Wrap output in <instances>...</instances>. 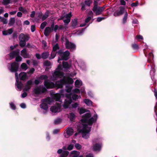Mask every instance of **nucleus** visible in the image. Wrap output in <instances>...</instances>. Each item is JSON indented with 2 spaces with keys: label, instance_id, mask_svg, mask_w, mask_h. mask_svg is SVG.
Listing matches in <instances>:
<instances>
[{
  "label": "nucleus",
  "instance_id": "nucleus-1",
  "mask_svg": "<svg viewBox=\"0 0 157 157\" xmlns=\"http://www.w3.org/2000/svg\"><path fill=\"white\" fill-rule=\"evenodd\" d=\"M90 117V113H86L83 115L81 120L82 124L79 129V132L81 133L82 137L85 139L89 137L91 126L96 121L98 118L96 114L92 117Z\"/></svg>",
  "mask_w": 157,
  "mask_h": 157
},
{
  "label": "nucleus",
  "instance_id": "nucleus-2",
  "mask_svg": "<svg viewBox=\"0 0 157 157\" xmlns=\"http://www.w3.org/2000/svg\"><path fill=\"white\" fill-rule=\"evenodd\" d=\"M73 82L74 81L72 78L68 76H64L63 79L56 81L55 84L49 80H46L45 81L44 84L48 88H53L54 87L61 88L64 84H72Z\"/></svg>",
  "mask_w": 157,
  "mask_h": 157
},
{
  "label": "nucleus",
  "instance_id": "nucleus-3",
  "mask_svg": "<svg viewBox=\"0 0 157 157\" xmlns=\"http://www.w3.org/2000/svg\"><path fill=\"white\" fill-rule=\"evenodd\" d=\"M18 67V63L14 62L11 64H10L8 66V68L11 72H15V77L16 79L15 85L18 90L21 91V90L23 85L21 82L19 80L18 74L17 72Z\"/></svg>",
  "mask_w": 157,
  "mask_h": 157
},
{
  "label": "nucleus",
  "instance_id": "nucleus-4",
  "mask_svg": "<svg viewBox=\"0 0 157 157\" xmlns=\"http://www.w3.org/2000/svg\"><path fill=\"white\" fill-rule=\"evenodd\" d=\"M65 96L66 98L65 99L63 105V107L65 109L68 108L70 104L72 102V98L73 100H76L79 98H80V96H78L72 93L66 94Z\"/></svg>",
  "mask_w": 157,
  "mask_h": 157
},
{
  "label": "nucleus",
  "instance_id": "nucleus-5",
  "mask_svg": "<svg viewBox=\"0 0 157 157\" xmlns=\"http://www.w3.org/2000/svg\"><path fill=\"white\" fill-rule=\"evenodd\" d=\"M62 69L61 65H58L57 68L56 69L54 72L52 73V80L55 81L58 78H61L63 77V73L62 71Z\"/></svg>",
  "mask_w": 157,
  "mask_h": 157
},
{
  "label": "nucleus",
  "instance_id": "nucleus-6",
  "mask_svg": "<svg viewBox=\"0 0 157 157\" xmlns=\"http://www.w3.org/2000/svg\"><path fill=\"white\" fill-rule=\"evenodd\" d=\"M61 59L59 58L58 60V62L59 63V61L61 60H66L69 59V56L70 55V52L69 51H66L65 52H63L62 50H60L58 52Z\"/></svg>",
  "mask_w": 157,
  "mask_h": 157
},
{
  "label": "nucleus",
  "instance_id": "nucleus-7",
  "mask_svg": "<svg viewBox=\"0 0 157 157\" xmlns=\"http://www.w3.org/2000/svg\"><path fill=\"white\" fill-rule=\"evenodd\" d=\"M53 101V99L49 97H48L42 100V104L41 107L42 109L46 110L48 109V104H50Z\"/></svg>",
  "mask_w": 157,
  "mask_h": 157
},
{
  "label": "nucleus",
  "instance_id": "nucleus-8",
  "mask_svg": "<svg viewBox=\"0 0 157 157\" xmlns=\"http://www.w3.org/2000/svg\"><path fill=\"white\" fill-rule=\"evenodd\" d=\"M20 50L17 49L15 51H13L9 54L10 58L11 59H13L16 56V61L17 62L21 61L22 60V58L19 56Z\"/></svg>",
  "mask_w": 157,
  "mask_h": 157
},
{
  "label": "nucleus",
  "instance_id": "nucleus-9",
  "mask_svg": "<svg viewBox=\"0 0 157 157\" xmlns=\"http://www.w3.org/2000/svg\"><path fill=\"white\" fill-rule=\"evenodd\" d=\"M101 140L98 138L95 139L94 140V144L93 146V149L94 151H97L100 150L101 147Z\"/></svg>",
  "mask_w": 157,
  "mask_h": 157
},
{
  "label": "nucleus",
  "instance_id": "nucleus-10",
  "mask_svg": "<svg viewBox=\"0 0 157 157\" xmlns=\"http://www.w3.org/2000/svg\"><path fill=\"white\" fill-rule=\"evenodd\" d=\"M39 83V80L36 79L34 81V84L36 85L33 90L34 95L35 96H38L39 95V86H38Z\"/></svg>",
  "mask_w": 157,
  "mask_h": 157
},
{
  "label": "nucleus",
  "instance_id": "nucleus-11",
  "mask_svg": "<svg viewBox=\"0 0 157 157\" xmlns=\"http://www.w3.org/2000/svg\"><path fill=\"white\" fill-rule=\"evenodd\" d=\"M126 11L124 6H121L114 12L113 15L115 17L118 16L125 13Z\"/></svg>",
  "mask_w": 157,
  "mask_h": 157
},
{
  "label": "nucleus",
  "instance_id": "nucleus-12",
  "mask_svg": "<svg viewBox=\"0 0 157 157\" xmlns=\"http://www.w3.org/2000/svg\"><path fill=\"white\" fill-rule=\"evenodd\" d=\"M65 45L66 48L68 49H70L73 51L76 49V45L75 44L71 42H70L67 39H65Z\"/></svg>",
  "mask_w": 157,
  "mask_h": 157
},
{
  "label": "nucleus",
  "instance_id": "nucleus-13",
  "mask_svg": "<svg viewBox=\"0 0 157 157\" xmlns=\"http://www.w3.org/2000/svg\"><path fill=\"white\" fill-rule=\"evenodd\" d=\"M61 105L58 103H56V105L52 106L50 108L51 111L53 113H57L61 111Z\"/></svg>",
  "mask_w": 157,
  "mask_h": 157
},
{
  "label": "nucleus",
  "instance_id": "nucleus-14",
  "mask_svg": "<svg viewBox=\"0 0 157 157\" xmlns=\"http://www.w3.org/2000/svg\"><path fill=\"white\" fill-rule=\"evenodd\" d=\"M105 9V7H94L93 11L96 15L101 14Z\"/></svg>",
  "mask_w": 157,
  "mask_h": 157
},
{
  "label": "nucleus",
  "instance_id": "nucleus-15",
  "mask_svg": "<svg viewBox=\"0 0 157 157\" xmlns=\"http://www.w3.org/2000/svg\"><path fill=\"white\" fill-rule=\"evenodd\" d=\"M71 16V13H70L66 15L62 16L61 19L63 20L64 23L66 24H68L70 21Z\"/></svg>",
  "mask_w": 157,
  "mask_h": 157
},
{
  "label": "nucleus",
  "instance_id": "nucleus-16",
  "mask_svg": "<svg viewBox=\"0 0 157 157\" xmlns=\"http://www.w3.org/2000/svg\"><path fill=\"white\" fill-rule=\"evenodd\" d=\"M54 27V24L52 23L51 25V27H46L44 31V35L46 36H48L49 34L53 30Z\"/></svg>",
  "mask_w": 157,
  "mask_h": 157
},
{
  "label": "nucleus",
  "instance_id": "nucleus-17",
  "mask_svg": "<svg viewBox=\"0 0 157 157\" xmlns=\"http://www.w3.org/2000/svg\"><path fill=\"white\" fill-rule=\"evenodd\" d=\"M64 90H61L60 92V94H56L54 95V99L56 100V101H61V95H63V92Z\"/></svg>",
  "mask_w": 157,
  "mask_h": 157
},
{
  "label": "nucleus",
  "instance_id": "nucleus-18",
  "mask_svg": "<svg viewBox=\"0 0 157 157\" xmlns=\"http://www.w3.org/2000/svg\"><path fill=\"white\" fill-rule=\"evenodd\" d=\"M33 84V81L32 80L28 81L26 83L24 90L25 91L29 90L31 88Z\"/></svg>",
  "mask_w": 157,
  "mask_h": 157
},
{
  "label": "nucleus",
  "instance_id": "nucleus-19",
  "mask_svg": "<svg viewBox=\"0 0 157 157\" xmlns=\"http://www.w3.org/2000/svg\"><path fill=\"white\" fill-rule=\"evenodd\" d=\"M57 153L59 154H62L60 155V157H67L69 154V152L67 151H64L63 152L61 149H59L57 151Z\"/></svg>",
  "mask_w": 157,
  "mask_h": 157
},
{
  "label": "nucleus",
  "instance_id": "nucleus-20",
  "mask_svg": "<svg viewBox=\"0 0 157 157\" xmlns=\"http://www.w3.org/2000/svg\"><path fill=\"white\" fill-rule=\"evenodd\" d=\"M19 40L27 41L29 39V36L27 35H25L23 33H21L19 36Z\"/></svg>",
  "mask_w": 157,
  "mask_h": 157
},
{
  "label": "nucleus",
  "instance_id": "nucleus-21",
  "mask_svg": "<svg viewBox=\"0 0 157 157\" xmlns=\"http://www.w3.org/2000/svg\"><path fill=\"white\" fill-rule=\"evenodd\" d=\"M79 152L75 151H71L70 154V157H83L82 156L79 155Z\"/></svg>",
  "mask_w": 157,
  "mask_h": 157
},
{
  "label": "nucleus",
  "instance_id": "nucleus-22",
  "mask_svg": "<svg viewBox=\"0 0 157 157\" xmlns=\"http://www.w3.org/2000/svg\"><path fill=\"white\" fill-rule=\"evenodd\" d=\"M21 55L25 58H28L29 57V55L27 53L26 49L24 48L21 51Z\"/></svg>",
  "mask_w": 157,
  "mask_h": 157
},
{
  "label": "nucleus",
  "instance_id": "nucleus-23",
  "mask_svg": "<svg viewBox=\"0 0 157 157\" xmlns=\"http://www.w3.org/2000/svg\"><path fill=\"white\" fill-rule=\"evenodd\" d=\"M13 32L12 28L6 30H4L2 32V34L4 36L10 35Z\"/></svg>",
  "mask_w": 157,
  "mask_h": 157
},
{
  "label": "nucleus",
  "instance_id": "nucleus-24",
  "mask_svg": "<svg viewBox=\"0 0 157 157\" xmlns=\"http://www.w3.org/2000/svg\"><path fill=\"white\" fill-rule=\"evenodd\" d=\"M68 117L71 121H73L76 117V115L75 113H70L68 115Z\"/></svg>",
  "mask_w": 157,
  "mask_h": 157
},
{
  "label": "nucleus",
  "instance_id": "nucleus-25",
  "mask_svg": "<svg viewBox=\"0 0 157 157\" xmlns=\"http://www.w3.org/2000/svg\"><path fill=\"white\" fill-rule=\"evenodd\" d=\"M62 65L64 71H66L69 69L71 66L70 64H69L68 63L66 62H63Z\"/></svg>",
  "mask_w": 157,
  "mask_h": 157
},
{
  "label": "nucleus",
  "instance_id": "nucleus-26",
  "mask_svg": "<svg viewBox=\"0 0 157 157\" xmlns=\"http://www.w3.org/2000/svg\"><path fill=\"white\" fill-rule=\"evenodd\" d=\"M18 76L20 79L21 80H24L27 78V74L25 72L21 73Z\"/></svg>",
  "mask_w": 157,
  "mask_h": 157
},
{
  "label": "nucleus",
  "instance_id": "nucleus-27",
  "mask_svg": "<svg viewBox=\"0 0 157 157\" xmlns=\"http://www.w3.org/2000/svg\"><path fill=\"white\" fill-rule=\"evenodd\" d=\"M44 67H45V70L48 71V67H51L52 65V63L51 62L48 61H46L44 63Z\"/></svg>",
  "mask_w": 157,
  "mask_h": 157
},
{
  "label": "nucleus",
  "instance_id": "nucleus-28",
  "mask_svg": "<svg viewBox=\"0 0 157 157\" xmlns=\"http://www.w3.org/2000/svg\"><path fill=\"white\" fill-rule=\"evenodd\" d=\"M75 85L76 87L79 88L82 85V82L80 80L77 79L75 82Z\"/></svg>",
  "mask_w": 157,
  "mask_h": 157
},
{
  "label": "nucleus",
  "instance_id": "nucleus-29",
  "mask_svg": "<svg viewBox=\"0 0 157 157\" xmlns=\"http://www.w3.org/2000/svg\"><path fill=\"white\" fill-rule=\"evenodd\" d=\"M91 17H88L85 20V23L83 24H82L80 25V27H83L86 25V24L90 21L91 19Z\"/></svg>",
  "mask_w": 157,
  "mask_h": 157
},
{
  "label": "nucleus",
  "instance_id": "nucleus-30",
  "mask_svg": "<svg viewBox=\"0 0 157 157\" xmlns=\"http://www.w3.org/2000/svg\"><path fill=\"white\" fill-rule=\"evenodd\" d=\"M73 132V130L72 128H67L66 132L67 134L69 136L72 135Z\"/></svg>",
  "mask_w": 157,
  "mask_h": 157
},
{
  "label": "nucleus",
  "instance_id": "nucleus-31",
  "mask_svg": "<svg viewBox=\"0 0 157 157\" xmlns=\"http://www.w3.org/2000/svg\"><path fill=\"white\" fill-rule=\"evenodd\" d=\"M78 21L76 19H74L72 22L71 27L74 29L77 27L78 25Z\"/></svg>",
  "mask_w": 157,
  "mask_h": 157
},
{
  "label": "nucleus",
  "instance_id": "nucleus-32",
  "mask_svg": "<svg viewBox=\"0 0 157 157\" xmlns=\"http://www.w3.org/2000/svg\"><path fill=\"white\" fill-rule=\"evenodd\" d=\"M152 58H153V55L152 52H150L148 55V59H147V62L149 63H152V62L151 59V57Z\"/></svg>",
  "mask_w": 157,
  "mask_h": 157
},
{
  "label": "nucleus",
  "instance_id": "nucleus-33",
  "mask_svg": "<svg viewBox=\"0 0 157 157\" xmlns=\"http://www.w3.org/2000/svg\"><path fill=\"white\" fill-rule=\"evenodd\" d=\"M128 14L127 11L125 12L124 16L123 18V24H125L127 21V20L128 18Z\"/></svg>",
  "mask_w": 157,
  "mask_h": 157
},
{
  "label": "nucleus",
  "instance_id": "nucleus-34",
  "mask_svg": "<svg viewBox=\"0 0 157 157\" xmlns=\"http://www.w3.org/2000/svg\"><path fill=\"white\" fill-rule=\"evenodd\" d=\"M78 66L83 70H85L86 69V67L85 64L84 63H80L79 62L78 63H77Z\"/></svg>",
  "mask_w": 157,
  "mask_h": 157
},
{
  "label": "nucleus",
  "instance_id": "nucleus-35",
  "mask_svg": "<svg viewBox=\"0 0 157 157\" xmlns=\"http://www.w3.org/2000/svg\"><path fill=\"white\" fill-rule=\"evenodd\" d=\"M49 55V53L48 52H44L41 55V57L43 59L47 58Z\"/></svg>",
  "mask_w": 157,
  "mask_h": 157
},
{
  "label": "nucleus",
  "instance_id": "nucleus-36",
  "mask_svg": "<svg viewBox=\"0 0 157 157\" xmlns=\"http://www.w3.org/2000/svg\"><path fill=\"white\" fill-rule=\"evenodd\" d=\"M72 87L69 85H67L66 86V90L67 92L68 93H71V90L72 89Z\"/></svg>",
  "mask_w": 157,
  "mask_h": 157
},
{
  "label": "nucleus",
  "instance_id": "nucleus-37",
  "mask_svg": "<svg viewBox=\"0 0 157 157\" xmlns=\"http://www.w3.org/2000/svg\"><path fill=\"white\" fill-rule=\"evenodd\" d=\"M83 101L88 106H90L92 105V102L88 99H85Z\"/></svg>",
  "mask_w": 157,
  "mask_h": 157
},
{
  "label": "nucleus",
  "instance_id": "nucleus-38",
  "mask_svg": "<svg viewBox=\"0 0 157 157\" xmlns=\"http://www.w3.org/2000/svg\"><path fill=\"white\" fill-rule=\"evenodd\" d=\"M21 69L24 71H26L28 68V67L26 63H23L21 66Z\"/></svg>",
  "mask_w": 157,
  "mask_h": 157
},
{
  "label": "nucleus",
  "instance_id": "nucleus-39",
  "mask_svg": "<svg viewBox=\"0 0 157 157\" xmlns=\"http://www.w3.org/2000/svg\"><path fill=\"white\" fill-rule=\"evenodd\" d=\"M15 19L14 17H11L10 19L9 25L10 26H12L14 23Z\"/></svg>",
  "mask_w": 157,
  "mask_h": 157
},
{
  "label": "nucleus",
  "instance_id": "nucleus-40",
  "mask_svg": "<svg viewBox=\"0 0 157 157\" xmlns=\"http://www.w3.org/2000/svg\"><path fill=\"white\" fill-rule=\"evenodd\" d=\"M78 110L79 112V113L80 114H82L86 112V110L85 109L83 108H78Z\"/></svg>",
  "mask_w": 157,
  "mask_h": 157
},
{
  "label": "nucleus",
  "instance_id": "nucleus-41",
  "mask_svg": "<svg viewBox=\"0 0 157 157\" xmlns=\"http://www.w3.org/2000/svg\"><path fill=\"white\" fill-rule=\"evenodd\" d=\"M19 45L21 47H24L26 44V41H23V40H19Z\"/></svg>",
  "mask_w": 157,
  "mask_h": 157
},
{
  "label": "nucleus",
  "instance_id": "nucleus-42",
  "mask_svg": "<svg viewBox=\"0 0 157 157\" xmlns=\"http://www.w3.org/2000/svg\"><path fill=\"white\" fill-rule=\"evenodd\" d=\"M155 68L154 67L152 69V70L150 72V74L151 75V78L153 80V78L152 76H154L155 75Z\"/></svg>",
  "mask_w": 157,
  "mask_h": 157
},
{
  "label": "nucleus",
  "instance_id": "nucleus-43",
  "mask_svg": "<svg viewBox=\"0 0 157 157\" xmlns=\"http://www.w3.org/2000/svg\"><path fill=\"white\" fill-rule=\"evenodd\" d=\"M12 0H3L2 3L4 5H6L12 3Z\"/></svg>",
  "mask_w": 157,
  "mask_h": 157
},
{
  "label": "nucleus",
  "instance_id": "nucleus-44",
  "mask_svg": "<svg viewBox=\"0 0 157 157\" xmlns=\"http://www.w3.org/2000/svg\"><path fill=\"white\" fill-rule=\"evenodd\" d=\"M56 54V52L53 51L51 53L50 57L49 58V59H53L55 57Z\"/></svg>",
  "mask_w": 157,
  "mask_h": 157
},
{
  "label": "nucleus",
  "instance_id": "nucleus-45",
  "mask_svg": "<svg viewBox=\"0 0 157 157\" xmlns=\"http://www.w3.org/2000/svg\"><path fill=\"white\" fill-rule=\"evenodd\" d=\"M92 2V0H86L85 1V4L88 6H90V4Z\"/></svg>",
  "mask_w": 157,
  "mask_h": 157
},
{
  "label": "nucleus",
  "instance_id": "nucleus-46",
  "mask_svg": "<svg viewBox=\"0 0 157 157\" xmlns=\"http://www.w3.org/2000/svg\"><path fill=\"white\" fill-rule=\"evenodd\" d=\"M46 44H47L46 42L44 40H43L42 42V46L43 48L44 49H47L48 48Z\"/></svg>",
  "mask_w": 157,
  "mask_h": 157
},
{
  "label": "nucleus",
  "instance_id": "nucleus-47",
  "mask_svg": "<svg viewBox=\"0 0 157 157\" xmlns=\"http://www.w3.org/2000/svg\"><path fill=\"white\" fill-rule=\"evenodd\" d=\"M79 105V104L77 103H74L71 105V108L72 109H76Z\"/></svg>",
  "mask_w": 157,
  "mask_h": 157
},
{
  "label": "nucleus",
  "instance_id": "nucleus-48",
  "mask_svg": "<svg viewBox=\"0 0 157 157\" xmlns=\"http://www.w3.org/2000/svg\"><path fill=\"white\" fill-rule=\"evenodd\" d=\"M61 121L62 120L60 118H58L55 120L54 123L56 124H58L61 122Z\"/></svg>",
  "mask_w": 157,
  "mask_h": 157
},
{
  "label": "nucleus",
  "instance_id": "nucleus-49",
  "mask_svg": "<svg viewBox=\"0 0 157 157\" xmlns=\"http://www.w3.org/2000/svg\"><path fill=\"white\" fill-rule=\"evenodd\" d=\"M84 30L85 29H83L81 31H77L76 33V34L78 36L82 35L83 34Z\"/></svg>",
  "mask_w": 157,
  "mask_h": 157
},
{
  "label": "nucleus",
  "instance_id": "nucleus-50",
  "mask_svg": "<svg viewBox=\"0 0 157 157\" xmlns=\"http://www.w3.org/2000/svg\"><path fill=\"white\" fill-rule=\"evenodd\" d=\"M59 48V46L58 44H56L54 45L53 48V51L56 52L57 50Z\"/></svg>",
  "mask_w": 157,
  "mask_h": 157
},
{
  "label": "nucleus",
  "instance_id": "nucleus-51",
  "mask_svg": "<svg viewBox=\"0 0 157 157\" xmlns=\"http://www.w3.org/2000/svg\"><path fill=\"white\" fill-rule=\"evenodd\" d=\"M48 13L46 12L43 15L42 17V19L43 20H45L48 17Z\"/></svg>",
  "mask_w": 157,
  "mask_h": 157
},
{
  "label": "nucleus",
  "instance_id": "nucleus-52",
  "mask_svg": "<svg viewBox=\"0 0 157 157\" xmlns=\"http://www.w3.org/2000/svg\"><path fill=\"white\" fill-rule=\"evenodd\" d=\"M10 107L13 110H15L16 109V106L14 104V103L13 102H11L10 104Z\"/></svg>",
  "mask_w": 157,
  "mask_h": 157
},
{
  "label": "nucleus",
  "instance_id": "nucleus-53",
  "mask_svg": "<svg viewBox=\"0 0 157 157\" xmlns=\"http://www.w3.org/2000/svg\"><path fill=\"white\" fill-rule=\"evenodd\" d=\"M75 147L78 150H80L82 148V146L80 144L76 143L75 145Z\"/></svg>",
  "mask_w": 157,
  "mask_h": 157
},
{
  "label": "nucleus",
  "instance_id": "nucleus-54",
  "mask_svg": "<svg viewBox=\"0 0 157 157\" xmlns=\"http://www.w3.org/2000/svg\"><path fill=\"white\" fill-rule=\"evenodd\" d=\"M80 91L79 89H78V88H75V89H74L72 90V93L73 94L78 93H80Z\"/></svg>",
  "mask_w": 157,
  "mask_h": 157
},
{
  "label": "nucleus",
  "instance_id": "nucleus-55",
  "mask_svg": "<svg viewBox=\"0 0 157 157\" xmlns=\"http://www.w3.org/2000/svg\"><path fill=\"white\" fill-rule=\"evenodd\" d=\"M47 22L44 21L41 23L40 25V28L42 29H43L47 25Z\"/></svg>",
  "mask_w": 157,
  "mask_h": 157
},
{
  "label": "nucleus",
  "instance_id": "nucleus-56",
  "mask_svg": "<svg viewBox=\"0 0 157 157\" xmlns=\"http://www.w3.org/2000/svg\"><path fill=\"white\" fill-rule=\"evenodd\" d=\"M132 47L134 49H138L139 47L137 44H133L132 45Z\"/></svg>",
  "mask_w": 157,
  "mask_h": 157
},
{
  "label": "nucleus",
  "instance_id": "nucleus-57",
  "mask_svg": "<svg viewBox=\"0 0 157 157\" xmlns=\"http://www.w3.org/2000/svg\"><path fill=\"white\" fill-rule=\"evenodd\" d=\"M74 145L72 144L69 145L67 147V149L69 150H71L72 149Z\"/></svg>",
  "mask_w": 157,
  "mask_h": 157
},
{
  "label": "nucleus",
  "instance_id": "nucleus-58",
  "mask_svg": "<svg viewBox=\"0 0 157 157\" xmlns=\"http://www.w3.org/2000/svg\"><path fill=\"white\" fill-rule=\"evenodd\" d=\"M99 0H94V7H97L98 5V2L99 1Z\"/></svg>",
  "mask_w": 157,
  "mask_h": 157
},
{
  "label": "nucleus",
  "instance_id": "nucleus-59",
  "mask_svg": "<svg viewBox=\"0 0 157 157\" xmlns=\"http://www.w3.org/2000/svg\"><path fill=\"white\" fill-rule=\"evenodd\" d=\"M105 17H98L97 18V21L98 22H100L102 20L105 19Z\"/></svg>",
  "mask_w": 157,
  "mask_h": 157
},
{
  "label": "nucleus",
  "instance_id": "nucleus-60",
  "mask_svg": "<svg viewBox=\"0 0 157 157\" xmlns=\"http://www.w3.org/2000/svg\"><path fill=\"white\" fill-rule=\"evenodd\" d=\"M19 10L20 11L22 12L23 13H25L26 10H25L21 6L19 8Z\"/></svg>",
  "mask_w": 157,
  "mask_h": 157
},
{
  "label": "nucleus",
  "instance_id": "nucleus-61",
  "mask_svg": "<svg viewBox=\"0 0 157 157\" xmlns=\"http://www.w3.org/2000/svg\"><path fill=\"white\" fill-rule=\"evenodd\" d=\"M20 107L23 109H25L26 107V104L24 103H22L20 105Z\"/></svg>",
  "mask_w": 157,
  "mask_h": 157
},
{
  "label": "nucleus",
  "instance_id": "nucleus-62",
  "mask_svg": "<svg viewBox=\"0 0 157 157\" xmlns=\"http://www.w3.org/2000/svg\"><path fill=\"white\" fill-rule=\"evenodd\" d=\"M120 4L124 6L126 5V3L124 0H121L120 1Z\"/></svg>",
  "mask_w": 157,
  "mask_h": 157
},
{
  "label": "nucleus",
  "instance_id": "nucleus-63",
  "mask_svg": "<svg viewBox=\"0 0 157 157\" xmlns=\"http://www.w3.org/2000/svg\"><path fill=\"white\" fill-rule=\"evenodd\" d=\"M48 78V77L46 75H42L40 76V79H46Z\"/></svg>",
  "mask_w": 157,
  "mask_h": 157
},
{
  "label": "nucleus",
  "instance_id": "nucleus-64",
  "mask_svg": "<svg viewBox=\"0 0 157 157\" xmlns=\"http://www.w3.org/2000/svg\"><path fill=\"white\" fill-rule=\"evenodd\" d=\"M136 38L137 39H143V37L141 35H138L136 36Z\"/></svg>",
  "mask_w": 157,
  "mask_h": 157
}]
</instances>
